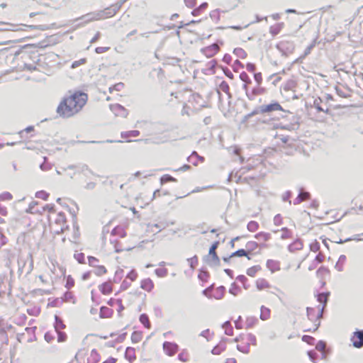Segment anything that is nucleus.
Segmentation results:
<instances>
[{"label":"nucleus","mask_w":363,"mask_h":363,"mask_svg":"<svg viewBox=\"0 0 363 363\" xmlns=\"http://www.w3.org/2000/svg\"><path fill=\"white\" fill-rule=\"evenodd\" d=\"M88 101V95L80 91L69 92L59 103L56 112L63 118H69L78 114Z\"/></svg>","instance_id":"nucleus-1"},{"label":"nucleus","mask_w":363,"mask_h":363,"mask_svg":"<svg viewBox=\"0 0 363 363\" xmlns=\"http://www.w3.org/2000/svg\"><path fill=\"white\" fill-rule=\"evenodd\" d=\"M201 96L187 90H180L172 93L168 100L170 104H182V114H189V111L195 110L201 101Z\"/></svg>","instance_id":"nucleus-2"},{"label":"nucleus","mask_w":363,"mask_h":363,"mask_svg":"<svg viewBox=\"0 0 363 363\" xmlns=\"http://www.w3.org/2000/svg\"><path fill=\"white\" fill-rule=\"evenodd\" d=\"M43 211L48 213V226L52 234L63 233L68 229L65 213L57 211L52 204H46Z\"/></svg>","instance_id":"nucleus-3"},{"label":"nucleus","mask_w":363,"mask_h":363,"mask_svg":"<svg viewBox=\"0 0 363 363\" xmlns=\"http://www.w3.org/2000/svg\"><path fill=\"white\" fill-rule=\"evenodd\" d=\"M323 306H314L307 308V314L301 322L304 332H314L318 330L323 315Z\"/></svg>","instance_id":"nucleus-4"},{"label":"nucleus","mask_w":363,"mask_h":363,"mask_svg":"<svg viewBox=\"0 0 363 363\" xmlns=\"http://www.w3.org/2000/svg\"><path fill=\"white\" fill-rule=\"evenodd\" d=\"M333 101V97L330 94H325L322 97L314 99L313 106L320 112L330 113L333 110L340 107V106L333 105L332 103Z\"/></svg>","instance_id":"nucleus-5"},{"label":"nucleus","mask_w":363,"mask_h":363,"mask_svg":"<svg viewBox=\"0 0 363 363\" xmlns=\"http://www.w3.org/2000/svg\"><path fill=\"white\" fill-rule=\"evenodd\" d=\"M238 350L245 354L250 351V347L257 344V340L255 335L250 333H242L235 340Z\"/></svg>","instance_id":"nucleus-6"},{"label":"nucleus","mask_w":363,"mask_h":363,"mask_svg":"<svg viewBox=\"0 0 363 363\" xmlns=\"http://www.w3.org/2000/svg\"><path fill=\"white\" fill-rule=\"evenodd\" d=\"M57 270L61 271V267L55 259H50V263L47 264V269H45L44 274L40 276V278L43 281H47V279L53 280L57 277Z\"/></svg>","instance_id":"nucleus-7"},{"label":"nucleus","mask_w":363,"mask_h":363,"mask_svg":"<svg viewBox=\"0 0 363 363\" xmlns=\"http://www.w3.org/2000/svg\"><path fill=\"white\" fill-rule=\"evenodd\" d=\"M219 245L218 241H215L211 246L208 253L205 256L204 259L206 263L211 265H218L220 263V259L216 250Z\"/></svg>","instance_id":"nucleus-8"},{"label":"nucleus","mask_w":363,"mask_h":363,"mask_svg":"<svg viewBox=\"0 0 363 363\" xmlns=\"http://www.w3.org/2000/svg\"><path fill=\"white\" fill-rule=\"evenodd\" d=\"M162 347L164 354L169 357L175 355L179 351V345L172 342H164Z\"/></svg>","instance_id":"nucleus-9"},{"label":"nucleus","mask_w":363,"mask_h":363,"mask_svg":"<svg viewBox=\"0 0 363 363\" xmlns=\"http://www.w3.org/2000/svg\"><path fill=\"white\" fill-rule=\"evenodd\" d=\"M350 340L353 347L356 348H361L363 347V330H357L352 333Z\"/></svg>","instance_id":"nucleus-10"},{"label":"nucleus","mask_w":363,"mask_h":363,"mask_svg":"<svg viewBox=\"0 0 363 363\" xmlns=\"http://www.w3.org/2000/svg\"><path fill=\"white\" fill-rule=\"evenodd\" d=\"M284 108L282 106L278 103L274 102L267 105H263L260 106L259 111L262 113H270L273 111H283Z\"/></svg>","instance_id":"nucleus-11"},{"label":"nucleus","mask_w":363,"mask_h":363,"mask_svg":"<svg viewBox=\"0 0 363 363\" xmlns=\"http://www.w3.org/2000/svg\"><path fill=\"white\" fill-rule=\"evenodd\" d=\"M110 109L117 117L125 118L128 115V110L118 104L110 105Z\"/></svg>","instance_id":"nucleus-12"},{"label":"nucleus","mask_w":363,"mask_h":363,"mask_svg":"<svg viewBox=\"0 0 363 363\" xmlns=\"http://www.w3.org/2000/svg\"><path fill=\"white\" fill-rule=\"evenodd\" d=\"M219 50L220 48L218 45L216 43H213L208 46L202 48L201 51L206 57L210 58L216 55Z\"/></svg>","instance_id":"nucleus-13"},{"label":"nucleus","mask_w":363,"mask_h":363,"mask_svg":"<svg viewBox=\"0 0 363 363\" xmlns=\"http://www.w3.org/2000/svg\"><path fill=\"white\" fill-rule=\"evenodd\" d=\"M98 289L103 295L108 296L113 291V283L111 281L103 282L99 285Z\"/></svg>","instance_id":"nucleus-14"},{"label":"nucleus","mask_w":363,"mask_h":363,"mask_svg":"<svg viewBox=\"0 0 363 363\" xmlns=\"http://www.w3.org/2000/svg\"><path fill=\"white\" fill-rule=\"evenodd\" d=\"M255 286L259 291H267L271 289L269 281L265 278H259L255 281Z\"/></svg>","instance_id":"nucleus-15"},{"label":"nucleus","mask_w":363,"mask_h":363,"mask_svg":"<svg viewBox=\"0 0 363 363\" xmlns=\"http://www.w3.org/2000/svg\"><path fill=\"white\" fill-rule=\"evenodd\" d=\"M107 303L111 306L113 307L114 306H118L117 311L120 316L122 315V312L124 311L125 307L123 304L122 299L121 298H111Z\"/></svg>","instance_id":"nucleus-16"},{"label":"nucleus","mask_w":363,"mask_h":363,"mask_svg":"<svg viewBox=\"0 0 363 363\" xmlns=\"http://www.w3.org/2000/svg\"><path fill=\"white\" fill-rule=\"evenodd\" d=\"M140 135V131L137 130H128L121 133V138L124 140L125 142H131L132 138H136Z\"/></svg>","instance_id":"nucleus-17"},{"label":"nucleus","mask_w":363,"mask_h":363,"mask_svg":"<svg viewBox=\"0 0 363 363\" xmlns=\"http://www.w3.org/2000/svg\"><path fill=\"white\" fill-rule=\"evenodd\" d=\"M101 360V355L98 350L96 349L91 350L87 357L86 363H99Z\"/></svg>","instance_id":"nucleus-18"},{"label":"nucleus","mask_w":363,"mask_h":363,"mask_svg":"<svg viewBox=\"0 0 363 363\" xmlns=\"http://www.w3.org/2000/svg\"><path fill=\"white\" fill-rule=\"evenodd\" d=\"M154 282L150 278L141 281L140 287L146 291L150 292L154 289Z\"/></svg>","instance_id":"nucleus-19"},{"label":"nucleus","mask_w":363,"mask_h":363,"mask_svg":"<svg viewBox=\"0 0 363 363\" xmlns=\"http://www.w3.org/2000/svg\"><path fill=\"white\" fill-rule=\"evenodd\" d=\"M227 342L225 340H222L219 342V343L213 347L212 350V353L213 354L219 355L226 350Z\"/></svg>","instance_id":"nucleus-20"},{"label":"nucleus","mask_w":363,"mask_h":363,"mask_svg":"<svg viewBox=\"0 0 363 363\" xmlns=\"http://www.w3.org/2000/svg\"><path fill=\"white\" fill-rule=\"evenodd\" d=\"M267 267L274 273L280 270V262L277 260L269 259L267 262Z\"/></svg>","instance_id":"nucleus-21"},{"label":"nucleus","mask_w":363,"mask_h":363,"mask_svg":"<svg viewBox=\"0 0 363 363\" xmlns=\"http://www.w3.org/2000/svg\"><path fill=\"white\" fill-rule=\"evenodd\" d=\"M244 320L245 325L242 327H246V330L253 328L258 323L257 319L253 316H245Z\"/></svg>","instance_id":"nucleus-22"},{"label":"nucleus","mask_w":363,"mask_h":363,"mask_svg":"<svg viewBox=\"0 0 363 363\" xmlns=\"http://www.w3.org/2000/svg\"><path fill=\"white\" fill-rule=\"evenodd\" d=\"M113 315V310L107 306H102L100 308V317L101 318H110Z\"/></svg>","instance_id":"nucleus-23"},{"label":"nucleus","mask_w":363,"mask_h":363,"mask_svg":"<svg viewBox=\"0 0 363 363\" xmlns=\"http://www.w3.org/2000/svg\"><path fill=\"white\" fill-rule=\"evenodd\" d=\"M284 27V22L277 23L269 28V32L272 35H278Z\"/></svg>","instance_id":"nucleus-24"},{"label":"nucleus","mask_w":363,"mask_h":363,"mask_svg":"<svg viewBox=\"0 0 363 363\" xmlns=\"http://www.w3.org/2000/svg\"><path fill=\"white\" fill-rule=\"evenodd\" d=\"M125 357L130 362H132L136 359L135 350L133 347H127L125 352Z\"/></svg>","instance_id":"nucleus-25"},{"label":"nucleus","mask_w":363,"mask_h":363,"mask_svg":"<svg viewBox=\"0 0 363 363\" xmlns=\"http://www.w3.org/2000/svg\"><path fill=\"white\" fill-rule=\"evenodd\" d=\"M310 199V194L308 192H301L298 196L294 199V204L298 205L303 201H306Z\"/></svg>","instance_id":"nucleus-26"},{"label":"nucleus","mask_w":363,"mask_h":363,"mask_svg":"<svg viewBox=\"0 0 363 363\" xmlns=\"http://www.w3.org/2000/svg\"><path fill=\"white\" fill-rule=\"evenodd\" d=\"M325 259V256L322 253H318L313 259L312 264L309 266L310 270L314 269L319 264L322 263Z\"/></svg>","instance_id":"nucleus-27"},{"label":"nucleus","mask_w":363,"mask_h":363,"mask_svg":"<svg viewBox=\"0 0 363 363\" xmlns=\"http://www.w3.org/2000/svg\"><path fill=\"white\" fill-rule=\"evenodd\" d=\"M255 238L260 242L264 243L269 241L271 238V235L269 233L259 232L255 235Z\"/></svg>","instance_id":"nucleus-28"},{"label":"nucleus","mask_w":363,"mask_h":363,"mask_svg":"<svg viewBox=\"0 0 363 363\" xmlns=\"http://www.w3.org/2000/svg\"><path fill=\"white\" fill-rule=\"evenodd\" d=\"M38 204V203L35 201L30 202L26 211L32 214H42L44 211H43V209L38 210L36 208Z\"/></svg>","instance_id":"nucleus-29"},{"label":"nucleus","mask_w":363,"mask_h":363,"mask_svg":"<svg viewBox=\"0 0 363 363\" xmlns=\"http://www.w3.org/2000/svg\"><path fill=\"white\" fill-rule=\"evenodd\" d=\"M143 338V332L138 330L133 332L130 336V339L133 343H138L142 341Z\"/></svg>","instance_id":"nucleus-30"},{"label":"nucleus","mask_w":363,"mask_h":363,"mask_svg":"<svg viewBox=\"0 0 363 363\" xmlns=\"http://www.w3.org/2000/svg\"><path fill=\"white\" fill-rule=\"evenodd\" d=\"M111 234L113 235L118 236L120 238H124L126 236V232L123 227L122 226H116L115 227L111 232Z\"/></svg>","instance_id":"nucleus-31"},{"label":"nucleus","mask_w":363,"mask_h":363,"mask_svg":"<svg viewBox=\"0 0 363 363\" xmlns=\"http://www.w3.org/2000/svg\"><path fill=\"white\" fill-rule=\"evenodd\" d=\"M328 294L325 293L320 294L317 296L318 304L317 306H323V311L327 303Z\"/></svg>","instance_id":"nucleus-32"},{"label":"nucleus","mask_w":363,"mask_h":363,"mask_svg":"<svg viewBox=\"0 0 363 363\" xmlns=\"http://www.w3.org/2000/svg\"><path fill=\"white\" fill-rule=\"evenodd\" d=\"M317 277L323 279L330 275V270L325 267H320L316 272Z\"/></svg>","instance_id":"nucleus-33"},{"label":"nucleus","mask_w":363,"mask_h":363,"mask_svg":"<svg viewBox=\"0 0 363 363\" xmlns=\"http://www.w3.org/2000/svg\"><path fill=\"white\" fill-rule=\"evenodd\" d=\"M271 311L269 308L262 306L260 308V318L267 320L270 318Z\"/></svg>","instance_id":"nucleus-34"},{"label":"nucleus","mask_w":363,"mask_h":363,"mask_svg":"<svg viewBox=\"0 0 363 363\" xmlns=\"http://www.w3.org/2000/svg\"><path fill=\"white\" fill-rule=\"evenodd\" d=\"M155 273L158 277L162 278L167 276L168 270L163 265H160L159 267L155 269Z\"/></svg>","instance_id":"nucleus-35"},{"label":"nucleus","mask_w":363,"mask_h":363,"mask_svg":"<svg viewBox=\"0 0 363 363\" xmlns=\"http://www.w3.org/2000/svg\"><path fill=\"white\" fill-rule=\"evenodd\" d=\"M117 13L116 7H110L104 9L103 11V16L104 18H111L114 16Z\"/></svg>","instance_id":"nucleus-36"},{"label":"nucleus","mask_w":363,"mask_h":363,"mask_svg":"<svg viewBox=\"0 0 363 363\" xmlns=\"http://www.w3.org/2000/svg\"><path fill=\"white\" fill-rule=\"evenodd\" d=\"M325 347V342L322 340L319 341L315 345V349L322 352L323 359L326 358Z\"/></svg>","instance_id":"nucleus-37"},{"label":"nucleus","mask_w":363,"mask_h":363,"mask_svg":"<svg viewBox=\"0 0 363 363\" xmlns=\"http://www.w3.org/2000/svg\"><path fill=\"white\" fill-rule=\"evenodd\" d=\"M261 270V267L259 265L253 266L247 269V274L251 277H255L257 273Z\"/></svg>","instance_id":"nucleus-38"},{"label":"nucleus","mask_w":363,"mask_h":363,"mask_svg":"<svg viewBox=\"0 0 363 363\" xmlns=\"http://www.w3.org/2000/svg\"><path fill=\"white\" fill-rule=\"evenodd\" d=\"M140 322L147 329L151 328V324L147 315L143 313L140 316Z\"/></svg>","instance_id":"nucleus-39"},{"label":"nucleus","mask_w":363,"mask_h":363,"mask_svg":"<svg viewBox=\"0 0 363 363\" xmlns=\"http://www.w3.org/2000/svg\"><path fill=\"white\" fill-rule=\"evenodd\" d=\"M177 179L172 177L169 174H164L160 178V183L161 184H164L168 182H176Z\"/></svg>","instance_id":"nucleus-40"},{"label":"nucleus","mask_w":363,"mask_h":363,"mask_svg":"<svg viewBox=\"0 0 363 363\" xmlns=\"http://www.w3.org/2000/svg\"><path fill=\"white\" fill-rule=\"evenodd\" d=\"M35 197L43 201H47L50 196V194L44 190L38 191L35 193Z\"/></svg>","instance_id":"nucleus-41"},{"label":"nucleus","mask_w":363,"mask_h":363,"mask_svg":"<svg viewBox=\"0 0 363 363\" xmlns=\"http://www.w3.org/2000/svg\"><path fill=\"white\" fill-rule=\"evenodd\" d=\"M40 28V26H33V25H25L22 24L21 25L20 28H13V30L18 31V30H35Z\"/></svg>","instance_id":"nucleus-42"},{"label":"nucleus","mask_w":363,"mask_h":363,"mask_svg":"<svg viewBox=\"0 0 363 363\" xmlns=\"http://www.w3.org/2000/svg\"><path fill=\"white\" fill-rule=\"evenodd\" d=\"M223 328L226 335H230V336L233 335V328L229 322H225L223 325Z\"/></svg>","instance_id":"nucleus-43"},{"label":"nucleus","mask_w":363,"mask_h":363,"mask_svg":"<svg viewBox=\"0 0 363 363\" xmlns=\"http://www.w3.org/2000/svg\"><path fill=\"white\" fill-rule=\"evenodd\" d=\"M178 359L183 362H186L189 360V354L186 350H182L178 355Z\"/></svg>","instance_id":"nucleus-44"},{"label":"nucleus","mask_w":363,"mask_h":363,"mask_svg":"<svg viewBox=\"0 0 363 363\" xmlns=\"http://www.w3.org/2000/svg\"><path fill=\"white\" fill-rule=\"evenodd\" d=\"M247 230L250 232H255L259 228V223L257 221L252 220L247 224Z\"/></svg>","instance_id":"nucleus-45"},{"label":"nucleus","mask_w":363,"mask_h":363,"mask_svg":"<svg viewBox=\"0 0 363 363\" xmlns=\"http://www.w3.org/2000/svg\"><path fill=\"white\" fill-rule=\"evenodd\" d=\"M187 262L191 269H195L199 264L198 257L196 255H194V257L189 258L187 259Z\"/></svg>","instance_id":"nucleus-46"},{"label":"nucleus","mask_w":363,"mask_h":363,"mask_svg":"<svg viewBox=\"0 0 363 363\" xmlns=\"http://www.w3.org/2000/svg\"><path fill=\"white\" fill-rule=\"evenodd\" d=\"M245 317L239 316V318L235 320V324L237 329H245L246 327H242L245 324V321L244 320Z\"/></svg>","instance_id":"nucleus-47"},{"label":"nucleus","mask_w":363,"mask_h":363,"mask_svg":"<svg viewBox=\"0 0 363 363\" xmlns=\"http://www.w3.org/2000/svg\"><path fill=\"white\" fill-rule=\"evenodd\" d=\"M198 277L201 281L207 282L210 277V275L208 272L201 270L198 274Z\"/></svg>","instance_id":"nucleus-48"},{"label":"nucleus","mask_w":363,"mask_h":363,"mask_svg":"<svg viewBox=\"0 0 363 363\" xmlns=\"http://www.w3.org/2000/svg\"><path fill=\"white\" fill-rule=\"evenodd\" d=\"M303 243L300 240H295L289 245L290 250H301L303 248Z\"/></svg>","instance_id":"nucleus-49"},{"label":"nucleus","mask_w":363,"mask_h":363,"mask_svg":"<svg viewBox=\"0 0 363 363\" xmlns=\"http://www.w3.org/2000/svg\"><path fill=\"white\" fill-rule=\"evenodd\" d=\"M34 131V128L33 126H29L24 130H21L18 134L20 135L21 138H26L25 135L28 133H31ZM28 137H26L27 138Z\"/></svg>","instance_id":"nucleus-50"},{"label":"nucleus","mask_w":363,"mask_h":363,"mask_svg":"<svg viewBox=\"0 0 363 363\" xmlns=\"http://www.w3.org/2000/svg\"><path fill=\"white\" fill-rule=\"evenodd\" d=\"M302 340L310 345H313L315 341V338L310 335H303Z\"/></svg>","instance_id":"nucleus-51"},{"label":"nucleus","mask_w":363,"mask_h":363,"mask_svg":"<svg viewBox=\"0 0 363 363\" xmlns=\"http://www.w3.org/2000/svg\"><path fill=\"white\" fill-rule=\"evenodd\" d=\"M248 255V253L243 249H241V250H238V251L233 252L230 258H232L235 256H238V257H244V256H247Z\"/></svg>","instance_id":"nucleus-52"},{"label":"nucleus","mask_w":363,"mask_h":363,"mask_svg":"<svg viewBox=\"0 0 363 363\" xmlns=\"http://www.w3.org/2000/svg\"><path fill=\"white\" fill-rule=\"evenodd\" d=\"M124 88V84L123 83H118L113 86L110 87L109 90L110 92L112 93L113 91H121Z\"/></svg>","instance_id":"nucleus-53"},{"label":"nucleus","mask_w":363,"mask_h":363,"mask_svg":"<svg viewBox=\"0 0 363 363\" xmlns=\"http://www.w3.org/2000/svg\"><path fill=\"white\" fill-rule=\"evenodd\" d=\"M74 279L71 277L68 276L66 279V287L71 289L74 286Z\"/></svg>","instance_id":"nucleus-54"},{"label":"nucleus","mask_w":363,"mask_h":363,"mask_svg":"<svg viewBox=\"0 0 363 363\" xmlns=\"http://www.w3.org/2000/svg\"><path fill=\"white\" fill-rule=\"evenodd\" d=\"M310 249L314 252H317L320 250V244L317 241H314L311 243Z\"/></svg>","instance_id":"nucleus-55"},{"label":"nucleus","mask_w":363,"mask_h":363,"mask_svg":"<svg viewBox=\"0 0 363 363\" xmlns=\"http://www.w3.org/2000/svg\"><path fill=\"white\" fill-rule=\"evenodd\" d=\"M208 7L207 3H203L198 9H196L193 11L192 14L194 16L197 15L200 10L206 9Z\"/></svg>","instance_id":"nucleus-56"},{"label":"nucleus","mask_w":363,"mask_h":363,"mask_svg":"<svg viewBox=\"0 0 363 363\" xmlns=\"http://www.w3.org/2000/svg\"><path fill=\"white\" fill-rule=\"evenodd\" d=\"M109 47H97L95 49V52L98 54H101L109 50Z\"/></svg>","instance_id":"nucleus-57"},{"label":"nucleus","mask_w":363,"mask_h":363,"mask_svg":"<svg viewBox=\"0 0 363 363\" xmlns=\"http://www.w3.org/2000/svg\"><path fill=\"white\" fill-rule=\"evenodd\" d=\"M186 5L188 7L192 8L196 6V0H184Z\"/></svg>","instance_id":"nucleus-58"},{"label":"nucleus","mask_w":363,"mask_h":363,"mask_svg":"<svg viewBox=\"0 0 363 363\" xmlns=\"http://www.w3.org/2000/svg\"><path fill=\"white\" fill-rule=\"evenodd\" d=\"M137 277H138V274L135 271L130 272L128 275V278L132 281L135 280L137 279Z\"/></svg>","instance_id":"nucleus-59"},{"label":"nucleus","mask_w":363,"mask_h":363,"mask_svg":"<svg viewBox=\"0 0 363 363\" xmlns=\"http://www.w3.org/2000/svg\"><path fill=\"white\" fill-rule=\"evenodd\" d=\"M118 361L117 358H115L113 357H110L107 358L106 360L102 362V363H116Z\"/></svg>","instance_id":"nucleus-60"},{"label":"nucleus","mask_w":363,"mask_h":363,"mask_svg":"<svg viewBox=\"0 0 363 363\" xmlns=\"http://www.w3.org/2000/svg\"><path fill=\"white\" fill-rule=\"evenodd\" d=\"M275 137L281 140L283 143H287L289 140V138L288 136H281L277 135Z\"/></svg>","instance_id":"nucleus-61"},{"label":"nucleus","mask_w":363,"mask_h":363,"mask_svg":"<svg viewBox=\"0 0 363 363\" xmlns=\"http://www.w3.org/2000/svg\"><path fill=\"white\" fill-rule=\"evenodd\" d=\"M308 354L309 356V358L313 362H315L316 361V357H315V353L314 352V351H309L308 352Z\"/></svg>","instance_id":"nucleus-62"},{"label":"nucleus","mask_w":363,"mask_h":363,"mask_svg":"<svg viewBox=\"0 0 363 363\" xmlns=\"http://www.w3.org/2000/svg\"><path fill=\"white\" fill-rule=\"evenodd\" d=\"M255 79L257 82V84H261L262 78L261 73H257L255 74Z\"/></svg>","instance_id":"nucleus-63"},{"label":"nucleus","mask_w":363,"mask_h":363,"mask_svg":"<svg viewBox=\"0 0 363 363\" xmlns=\"http://www.w3.org/2000/svg\"><path fill=\"white\" fill-rule=\"evenodd\" d=\"M84 353L83 352H79L76 354V358L77 361L81 363L82 359L84 358Z\"/></svg>","instance_id":"nucleus-64"}]
</instances>
